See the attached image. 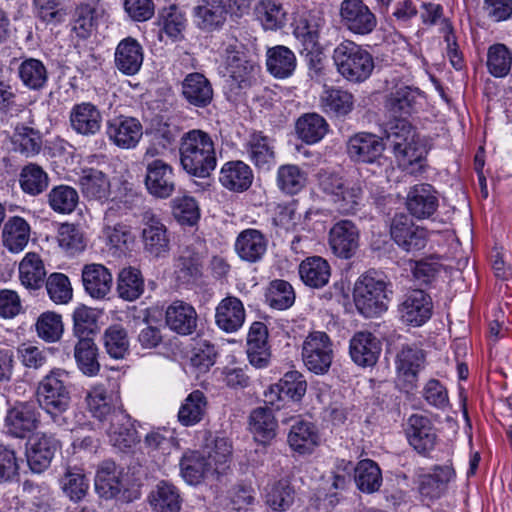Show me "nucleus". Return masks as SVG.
Segmentation results:
<instances>
[{
  "label": "nucleus",
  "instance_id": "4468645a",
  "mask_svg": "<svg viewBox=\"0 0 512 512\" xmlns=\"http://www.w3.org/2000/svg\"><path fill=\"white\" fill-rule=\"evenodd\" d=\"M431 309V298L422 289L408 292L399 306L402 321L412 326L424 324L431 316Z\"/></svg>",
  "mask_w": 512,
  "mask_h": 512
},
{
  "label": "nucleus",
  "instance_id": "c9c22d12",
  "mask_svg": "<svg viewBox=\"0 0 512 512\" xmlns=\"http://www.w3.org/2000/svg\"><path fill=\"white\" fill-rule=\"evenodd\" d=\"M253 175L250 167L242 161H231L221 169V184L233 191L247 190L252 183Z\"/></svg>",
  "mask_w": 512,
  "mask_h": 512
},
{
  "label": "nucleus",
  "instance_id": "6e6552de",
  "mask_svg": "<svg viewBox=\"0 0 512 512\" xmlns=\"http://www.w3.org/2000/svg\"><path fill=\"white\" fill-rule=\"evenodd\" d=\"M145 186L155 198L167 199L176 190L173 168L161 159H153L146 164Z\"/></svg>",
  "mask_w": 512,
  "mask_h": 512
},
{
  "label": "nucleus",
  "instance_id": "774afa93",
  "mask_svg": "<svg viewBox=\"0 0 512 512\" xmlns=\"http://www.w3.org/2000/svg\"><path fill=\"white\" fill-rule=\"evenodd\" d=\"M63 492L74 502L82 500L87 494L89 483L79 471L67 470L61 479Z\"/></svg>",
  "mask_w": 512,
  "mask_h": 512
},
{
  "label": "nucleus",
  "instance_id": "f8f14e48",
  "mask_svg": "<svg viewBox=\"0 0 512 512\" xmlns=\"http://www.w3.org/2000/svg\"><path fill=\"white\" fill-rule=\"evenodd\" d=\"M107 136L119 148H134L142 137V125L134 117L119 115L107 121Z\"/></svg>",
  "mask_w": 512,
  "mask_h": 512
},
{
  "label": "nucleus",
  "instance_id": "a18cd8bd",
  "mask_svg": "<svg viewBox=\"0 0 512 512\" xmlns=\"http://www.w3.org/2000/svg\"><path fill=\"white\" fill-rule=\"evenodd\" d=\"M208 461H211L213 471L222 474L229 468L232 458V444L225 437H215L210 443L206 444L203 452Z\"/></svg>",
  "mask_w": 512,
  "mask_h": 512
},
{
  "label": "nucleus",
  "instance_id": "f03ea898",
  "mask_svg": "<svg viewBox=\"0 0 512 512\" xmlns=\"http://www.w3.org/2000/svg\"><path fill=\"white\" fill-rule=\"evenodd\" d=\"M337 71L350 82L366 80L374 69L372 55L350 40L339 43L333 51Z\"/></svg>",
  "mask_w": 512,
  "mask_h": 512
},
{
  "label": "nucleus",
  "instance_id": "5701e85b",
  "mask_svg": "<svg viewBox=\"0 0 512 512\" xmlns=\"http://www.w3.org/2000/svg\"><path fill=\"white\" fill-rule=\"evenodd\" d=\"M179 466L181 477L189 485H198L208 474L214 473L211 461L200 451L184 452Z\"/></svg>",
  "mask_w": 512,
  "mask_h": 512
},
{
  "label": "nucleus",
  "instance_id": "e433bc0d",
  "mask_svg": "<svg viewBox=\"0 0 512 512\" xmlns=\"http://www.w3.org/2000/svg\"><path fill=\"white\" fill-rule=\"evenodd\" d=\"M301 280L312 288L325 286L330 278V265L319 256L308 257L299 266Z\"/></svg>",
  "mask_w": 512,
  "mask_h": 512
},
{
  "label": "nucleus",
  "instance_id": "de8ad7c7",
  "mask_svg": "<svg viewBox=\"0 0 512 512\" xmlns=\"http://www.w3.org/2000/svg\"><path fill=\"white\" fill-rule=\"evenodd\" d=\"M256 13L265 30H277L287 22L286 11L280 3L262 0L256 6Z\"/></svg>",
  "mask_w": 512,
  "mask_h": 512
},
{
  "label": "nucleus",
  "instance_id": "9d476101",
  "mask_svg": "<svg viewBox=\"0 0 512 512\" xmlns=\"http://www.w3.org/2000/svg\"><path fill=\"white\" fill-rule=\"evenodd\" d=\"M405 434L409 444L419 454L426 456L436 446V430L431 420L424 415L412 414L407 420Z\"/></svg>",
  "mask_w": 512,
  "mask_h": 512
},
{
  "label": "nucleus",
  "instance_id": "9b49d317",
  "mask_svg": "<svg viewBox=\"0 0 512 512\" xmlns=\"http://www.w3.org/2000/svg\"><path fill=\"white\" fill-rule=\"evenodd\" d=\"M324 24L320 11L304 12L295 20L293 34L303 45L307 56L319 52V36Z\"/></svg>",
  "mask_w": 512,
  "mask_h": 512
},
{
  "label": "nucleus",
  "instance_id": "4be33fe9",
  "mask_svg": "<svg viewBox=\"0 0 512 512\" xmlns=\"http://www.w3.org/2000/svg\"><path fill=\"white\" fill-rule=\"evenodd\" d=\"M182 95L190 105L205 108L213 100V88L202 73L194 72L182 81Z\"/></svg>",
  "mask_w": 512,
  "mask_h": 512
},
{
  "label": "nucleus",
  "instance_id": "0eeeda50",
  "mask_svg": "<svg viewBox=\"0 0 512 512\" xmlns=\"http://www.w3.org/2000/svg\"><path fill=\"white\" fill-rule=\"evenodd\" d=\"M390 235L393 241L406 252L421 250L427 244V231L416 226L404 213L396 214L392 218Z\"/></svg>",
  "mask_w": 512,
  "mask_h": 512
},
{
  "label": "nucleus",
  "instance_id": "37998d69",
  "mask_svg": "<svg viewBox=\"0 0 512 512\" xmlns=\"http://www.w3.org/2000/svg\"><path fill=\"white\" fill-rule=\"evenodd\" d=\"M327 131L326 120L316 113L305 114L296 122V132L299 138L308 144L320 141Z\"/></svg>",
  "mask_w": 512,
  "mask_h": 512
},
{
  "label": "nucleus",
  "instance_id": "680f3d73",
  "mask_svg": "<svg viewBox=\"0 0 512 512\" xmlns=\"http://www.w3.org/2000/svg\"><path fill=\"white\" fill-rule=\"evenodd\" d=\"M35 326L38 336L46 342L58 341L63 333L62 317L55 312L42 313Z\"/></svg>",
  "mask_w": 512,
  "mask_h": 512
},
{
  "label": "nucleus",
  "instance_id": "dca6fc26",
  "mask_svg": "<svg viewBox=\"0 0 512 512\" xmlns=\"http://www.w3.org/2000/svg\"><path fill=\"white\" fill-rule=\"evenodd\" d=\"M58 448L59 443L52 435L42 433L32 438L27 449V463L31 471L38 474L44 472Z\"/></svg>",
  "mask_w": 512,
  "mask_h": 512
},
{
  "label": "nucleus",
  "instance_id": "bb28decb",
  "mask_svg": "<svg viewBox=\"0 0 512 512\" xmlns=\"http://www.w3.org/2000/svg\"><path fill=\"white\" fill-rule=\"evenodd\" d=\"M215 320L217 326L223 331H237L242 327L245 320V310L242 302L234 296L222 299L216 308Z\"/></svg>",
  "mask_w": 512,
  "mask_h": 512
},
{
  "label": "nucleus",
  "instance_id": "49530a36",
  "mask_svg": "<svg viewBox=\"0 0 512 512\" xmlns=\"http://www.w3.org/2000/svg\"><path fill=\"white\" fill-rule=\"evenodd\" d=\"M355 483L359 490L365 493L377 491L382 484V474L379 466L370 459L360 461L354 468Z\"/></svg>",
  "mask_w": 512,
  "mask_h": 512
},
{
  "label": "nucleus",
  "instance_id": "ddd939ff",
  "mask_svg": "<svg viewBox=\"0 0 512 512\" xmlns=\"http://www.w3.org/2000/svg\"><path fill=\"white\" fill-rule=\"evenodd\" d=\"M329 246L336 256L351 258L359 247V230L355 223L350 220L336 222L329 231Z\"/></svg>",
  "mask_w": 512,
  "mask_h": 512
},
{
  "label": "nucleus",
  "instance_id": "4c0bfd02",
  "mask_svg": "<svg viewBox=\"0 0 512 512\" xmlns=\"http://www.w3.org/2000/svg\"><path fill=\"white\" fill-rule=\"evenodd\" d=\"M268 71L276 78L284 79L292 75L296 68V57L286 46H275L267 51Z\"/></svg>",
  "mask_w": 512,
  "mask_h": 512
},
{
  "label": "nucleus",
  "instance_id": "7c9ffc66",
  "mask_svg": "<svg viewBox=\"0 0 512 512\" xmlns=\"http://www.w3.org/2000/svg\"><path fill=\"white\" fill-rule=\"evenodd\" d=\"M320 436L315 425L299 420L291 426L288 434L290 447L299 454H310L319 445Z\"/></svg>",
  "mask_w": 512,
  "mask_h": 512
},
{
  "label": "nucleus",
  "instance_id": "69168bd1",
  "mask_svg": "<svg viewBox=\"0 0 512 512\" xmlns=\"http://www.w3.org/2000/svg\"><path fill=\"white\" fill-rule=\"evenodd\" d=\"M97 9L93 4L79 5L74 14L73 31L81 39L88 38L96 23Z\"/></svg>",
  "mask_w": 512,
  "mask_h": 512
},
{
  "label": "nucleus",
  "instance_id": "b1692460",
  "mask_svg": "<svg viewBox=\"0 0 512 512\" xmlns=\"http://www.w3.org/2000/svg\"><path fill=\"white\" fill-rule=\"evenodd\" d=\"M110 442L120 450L131 448L138 441L131 417L122 409L113 414L108 430Z\"/></svg>",
  "mask_w": 512,
  "mask_h": 512
},
{
  "label": "nucleus",
  "instance_id": "f3484780",
  "mask_svg": "<svg viewBox=\"0 0 512 512\" xmlns=\"http://www.w3.org/2000/svg\"><path fill=\"white\" fill-rule=\"evenodd\" d=\"M439 205L437 192L430 184H417L410 188L406 197V207L417 219L431 217Z\"/></svg>",
  "mask_w": 512,
  "mask_h": 512
},
{
  "label": "nucleus",
  "instance_id": "412c9836",
  "mask_svg": "<svg viewBox=\"0 0 512 512\" xmlns=\"http://www.w3.org/2000/svg\"><path fill=\"white\" fill-rule=\"evenodd\" d=\"M102 115L99 109L89 102L76 104L70 111L71 128L80 135L92 136L101 129Z\"/></svg>",
  "mask_w": 512,
  "mask_h": 512
},
{
  "label": "nucleus",
  "instance_id": "f257e3e1",
  "mask_svg": "<svg viewBox=\"0 0 512 512\" xmlns=\"http://www.w3.org/2000/svg\"><path fill=\"white\" fill-rule=\"evenodd\" d=\"M183 169L197 177H207L216 167L217 157L212 137L205 131L193 129L183 134L179 147Z\"/></svg>",
  "mask_w": 512,
  "mask_h": 512
},
{
  "label": "nucleus",
  "instance_id": "c85d7f7f",
  "mask_svg": "<svg viewBox=\"0 0 512 512\" xmlns=\"http://www.w3.org/2000/svg\"><path fill=\"white\" fill-rule=\"evenodd\" d=\"M86 403L89 412L93 417L100 421L107 420L108 417L113 418V414L120 407V399L118 395L108 394L106 389L101 386H94L86 395Z\"/></svg>",
  "mask_w": 512,
  "mask_h": 512
},
{
  "label": "nucleus",
  "instance_id": "bf43d9fd",
  "mask_svg": "<svg viewBox=\"0 0 512 512\" xmlns=\"http://www.w3.org/2000/svg\"><path fill=\"white\" fill-rule=\"evenodd\" d=\"M57 239L59 246L70 255L83 251L86 246L83 232L74 224H61Z\"/></svg>",
  "mask_w": 512,
  "mask_h": 512
},
{
  "label": "nucleus",
  "instance_id": "cd10ccee",
  "mask_svg": "<svg viewBox=\"0 0 512 512\" xmlns=\"http://www.w3.org/2000/svg\"><path fill=\"white\" fill-rule=\"evenodd\" d=\"M224 56L227 70L237 82L244 81L255 69L254 62L245 53L244 45L236 39L226 45Z\"/></svg>",
  "mask_w": 512,
  "mask_h": 512
},
{
  "label": "nucleus",
  "instance_id": "473e14b6",
  "mask_svg": "<svg viewBox=\"0 0 512 512\" xmlns=\"http://www.w3.org/2000/svg\"><path fill=\"white\" fill-rule=\"evenodd\" d=\"M46 274L45 265L37 253H27L19 264L21 284L29 290L40 289L44 284Z\"/></svg>",
  "mask_w": 512,
  "mask_h": 512
},
{
  "label": "nucleus",
  "instance_id": "09e8293b",
  "mask_svg": "<svg viewBox=\"0 0 512 512\" xmlns=\"http://www.w3.org/2000/svg\"><path fill=\"white\" fill-rule=\"evenodd\" d=\"M144 282L138 269L124 268L118 275L117 291L119 297L127 301H134L142 294Z\"/></svg>",
  "mask_w": 512,
  "mask_h": 512
},
{
  "label": "nucleus",
  "instance_id": "13d9d810",
  "mask_svg": "<svg viewBox=\"0 0 512 512\" xmlns=\"http://www.w3.org/2000/svg\"><path fill=\"white\" fill-rule=\"evenodd\" d=\"M295 293L292 286L284 280H274L266 293V302L277 310H285L293 305Z\"/></svg>",
  "mask_w": 512,
  "mask_h": 512
},
{
  "label": "nucleus",
  "instance_id": "39448f33",
  "mask_svg": "<svg viewBox=\"0 0 512 512\" xmlns=\"http://www.w3.org/2000/svg\"><path fill=\"white\" fill-rule=\"evenodd\" d=\"M95 490L102 498H118L123 502H130L138 497L137 493L132 496L130 491L125 489L122 470L110 460H105L99 465L95 476Z\"/></svg>",
  "mask_w": 512,
  "mask_h": 512
},
{
  "label": "nucleus",
  "instance_id": "6ab92c4d",
  "mask_svg": "<svg viewBox=\"0 0 512 512\" xmlns=\"http://www.w3.org/2000/svg\"><path fill=\"white\" fill-rule=\"evenodd\" d=\"M144 60L142 45L133 37L122 39L114 54L115 67L124 75H135L141 68Z\"/></svg>",
  "mask_w": 512,
  "mask_h": 512
},
{
  "label": "nucleus",
  "instance_id": "2eb2a0df",
  "mask_svg": "<svg viewBox=\"0 0 512 512\" xmlns=\"http://www.w3.org/2000/svg\"><path fill=\"white\" fill-rule=\"evenodd\" d=\"M39 416L37 409L28 403L10 409L5 417L7 434L25 438L38 427Z\"/></svg>",
  "mask_w": 512,
  "mask_h": 512
},
{
  "label": "nucleus",
  "instance_id": "0e129e2a",
  "mask_svg": "<svg viewBox=\"0 0 512 512\" xmlns=\"http://www.w3.org/2000/svg\"><path fill=\"white\" fill-rule=\"evenodd\" d=\"M353 96L351 93L339 89H329L322 96V105L325 110L344 116L353 109Z\"/></svg>",
  "mask_w": 512,
  "mask_h": 512
},
{
  "label": "nucleus",
  "instance_id": "8fccbe9b",
  "mask_svg": "<svg viewBox=\"0 0 512 512\" xmlns=\"http://www.w3.org/2000/svg\"><path fill=\"white\" fill-rule=\"evenodd\" d=\"M12 139L16 150L24 154L26 157L35 156L41 151V135L39 131L31 127L17 125Z\"/></svg>",
  "mask_w": 512,
  "mask_h": 512
},
{
  "label": "nucleus",
  "instance_id": "338daca9",
  "mask_svg": "<svg viewBox=\"0 0 512 512\" xmlns=\"http://www.w3.org/2000/svg\"><path fill=\"white\" fill-rule=\"evenodd\" d=\"M98 312L81 305L73 312L74 335H96L98 330Z\"/></svg>",
  "mask_w": 512,
  "mask_h": 512
},
{
  "label": "nucleus",
  "instance_id": "e2e57ef3",
  "mask_svg": "<svg viewBox=\"0 0 512 512\" xmlns=\"http://www.w3.org/2000/svg\"><path fill=\"white\" fill-rule=\"evenodd\" d=\"M333 201L337 209L342 214L355 213L362 200L363 189L359 181H348L345 188L339 193Z\"/></svg>",
  "mask_w": 512,
  "mask_h": 512
},
{
  "label": "nucleus",
  "instance_id": "20e7f679",
  "mask_svg": "<svg viewBox=\"0 0 512 512\" xmlns=\"http://www.w3.org/2000/svg\"><path fill=\"white\" fill-rule=\"evenodd\" d=\"M353 298L357 310L364 317L378 316L387 310L386 282L371 274L362 275L355 283Z\"/></svg>",
  "mask_w": 512,
  "mask_h": 512
},
{
  "label": "nucleus",
  "instance_id": "5fc2aeb1",
  "mask_svg": "<svg viewBox=\"0 0 512 512\" xmlns=\"http://www.w3.org/2000/svg\"><path fill=\"white\" fill-rule=\"evenodd\" d=\"M18 72L23 84L30 89H41L47 81V70L38 59L24 60L20 64Z\"/></svg>",
  "mask_w": 512,
  "mask_h": 512
},
{
  "label": "nucleus",
  "instance_id": "423d86ee",
  "mask_svg": "<svg viewBox=\"0 0 512 512\" xmlns=\"http://www.w3.org/2000/svg\"><path fill=\"white\" fill-rule=\"evenodd\" d=\"M141 240L146 253L152 257H164L170 250V235L159 216L146 211L142 217Z\"/></svg>",
  "mask_w": 512,
  "mask_h": 512
},
{
  "label": "nucleus",
  "instance_id": "72a5a7b5",
  "mask_svg": "<svg viewBox=\"0 0 512 512\" xmlns=\"http://www.w3.org/2000/svg\"><path fill=\"white\" fill-rule=\"evenodd\" d=\"M193 11L198 27L209 32L220 29L228 14L219 0H203Z\"/></svg>",
  "mask_w": 512,
  "mask_h": 512
},
{
  "label": "nucleus",
  "instance_id": "864d4df0",
  "mask_svg": "<svg viewBox=\"0 0 512 512\" xmlns=\"http://www.w3.org/2000/svg\"><path fill=\"white\" fill-rule=\"evenodd\" d=\"M424 154V147L416 138L394 153L399 165L411 174H415L422 170Z\"/></svg>",
  "mask_w": 512,
  "mask_h": 512
},
{
  "label": "nucleus",
  "instance_id": "7ed1b4c3",
  "mask_svg": "<svg viewBox=\"0 0 512 512\" xmlns=\"http://www.w3.org/2000/svg\"><path fill=\"white\" fill-rule=\"evenodd\" d=\"M67 373L61 369L52 370L38 384L36 399L39 406L49 414L54 422L68 410L70 392L65 383Z\"/></svg>",
  "mask_w": 512,
  "mask_h": 512
},
{
  "label": "nucleus",
  "instance_id": "052dcab7",
  "mask_svg": "<svg viewBox=\"0 0 512 512\" xmlns=\"http://www.w3.org/2000/svg\"><path fill=\"white\" fill-rule=\"evenodd\" d=\"M174 218L181 225L193 226L200 218V209L197 201L190 196L177 197L172 201Z\"/></svg>",
  "mask_w": 512,
  "mask_h": 512
},
{
  "label": "nucleus",
  "instance_id": "3c124183",
  "mask_svg": "<svg viewBox=\"0 0 512 512\" xmlns=\"http://www.w3.org/2000/svg\"><path fill=\"white\" fill-rule=\"evenodd\" d=\"M486 64L492 76L505 77L512 67V53L504 44H494L488 49Z\"/></svg>",
  "mask_w": 512,
  "mask_h": 512
},
{
  "label": "nucleus",
  "instance_id": "aec40b11",
  "mask_svg": "<svg viewBox=\"0 0 512 512\" xmlns=\"http://www.w3.org/2000/svg\"><path fill=\"white\" fill-rule=\"evenodd\" d=\"M82 283L85 292L93 299H104L112 288L113 278L102 264H86L82 269Z\"/></svg>",
  "mask_w": 512,
  "mask_h": 512
},
{
  "label": "nucleus",
  "instance_id": "6e6d98bb",
  "mask_svg": "<svg viewBox=\"0 0 512 512\" xmlns=\"http://www.w3.org/2000/svg\"><path fill=\"white\" fill-rule=\"evenodd\" d=\"M277 183L283 192L296 194L306 184V173L296 165H282L278 169Z\"/></svg>",
  "mask_w": 512,
  "mask_h": 512
},
{
  "label": "nucleus",
  "instance_id": "ea45409f",
  "mask_svg": "<svg viewBox=\"0 0 512 512\" xmlns=\"http://www.w3.org/2000/svg\"><path fill=\"white\" fill-rule=\"evenodd\" d=\"M79 185L83 195L89 199L105 200L110 193L108 178L96 169L85 170L79 179Z\"/></svg>",
  "mask_w": 512,
  "mask_h": 512
},
{
  "label": "nucleus",
  "instance_id": "a19ab883",
  "mask_svg": "<svg viewBox=\"0 0 512 512\" xmlns=\"http://www.w3.org/2000/svg\"><path fill=\"white\" fill-rule=\"evenodd\" d=\"M150 504L158 512H179L181 497L178 489L165 481H161L150 494Z\"/></svg>",
  "mask_w": 512,
  "mask_h": 512
},
{
  "label": "nucleus",
  "instance_id": "a211bd4d",
  "mask_svg": "<svg viewBox=\"0 0 512 512\" xmlns=\"http://www.w3.org/2000/svg\"><path fill=\"white\" fill-rule=\"evenodd\" d=\"M384 151L383 141L371 133H357L347 143V153L357 162L374 163Z\"/></svg>",
  "mask_w": 512,
  "mask_h": 512
},
{
  "label": "nucleus",
  "instance_id": "a878e982",
  "mask_svg": "<svg viewBox=\"0 0 512 512\" xmlns=\"http://www.w3.org/2000/svg\"><path fill=\"white\" fill-rule=\"evenodd\" d=\"M165 320L171 330L188 335L196 329L197 313L190 304L177 300L168 306Z\"/></svg>",
  "mask_w": 512,
  "mask_h": 512
},
{
  "label": "nucleus",
  "instance_id": "79ce46f5",
  "mask_svg": "<svg viewBox=\"0 0 512 512\" xmlns=\"http://www.w3.org/2000/svg\"><path fill=\"white\" fill-rule=\"evenodd\" d=\"M19 184L24 193L37 196L47 190L49 176L41 166L30 163L21 169Z\"/></svg>",
  "mask_w": 512,
  "mask_h": 512
},
{
  "label": "nucleus",
  "instance_id": "c756f323",
  "mask_svg": "<svg viewBox=\"0 0 512 512\" xmlns=\"http://www.w3.org/2000/svg\"><path fill=\"white\" fill-rule=\"evenodd\" d=\"M267 249V239L256 229L242 231L235 242V250L239 257L254 263L260 260Z\"/></svg>",
  "mask_w": 512,
  "mask_h": 512
},
{
  "label": "nucleus",
  "instance_id": "393cba45",
  "mask_svg": "<svg viewBox=\"0 0 512 512\" xmlns=\"http://www.w3.org/2000/svg\"><path fill=\"white\" fill-rule=\"evenodd\" d=\"M421 94L418 89L405 86L392 92L385 101V108L391 117L406 119L416 111Z\"/></svg>",
  "mask_w": 512,
  "mask_h": 512
},
{
  "label": "nucleus",
  "instance_id": "603ef678",
  "mask_svg": "<svg viewBox=\"0 0 512 512\" xmlns=\"http://www.w3.org/2000/svg\"><path fill=\"white\" fill-rule=\"evenodd\" d=\"M47 196L51 209L60 214H69L74 211L79 200L77 191L67 185L55 186Z\"/></svg>",
  "mask_w": 512,
  "mask_h": 512
},
{
  "label": "nucleus",
  "instance_id": "1a4fd4ad",
  "mask_svg": "<svg viewBox=\"0 0 512 512\" xmlns=\"http://www.w3.org/2000/svg\"><path fill=\"white\" fill-rule=\"evenodd\" d=\"M340 16L343 25L354 34H369L377 25L376 16L362 0H344Z\"/></svg>",
  "mask_w": 512,
  "mask_h": 512
},
{
  "label": "nucleus",
  "instance_id": "58836bf2",
  "mask_svg": "<svg viewBox=\"0 0 512 512\" xmlns=\"http://www.w3.org/2000/svg\"><path fill=\"white\" fill-rule=\"evenodd\" d=\"M249 424L255 439L263 444L276 436L277 421L267 407L255 408L250 414Z\"/></svg>",
  "mask_w": 512,
  "mask_h": 512
},
{
  "label": "nucleus",
  "instance_id": "c03bdc74",
  "mask_svg": "<svg viewBox=\"0 0 512 512\" xmlns=\"http://www.w3.org/2000/svg\"><path fill=\"white\" fill-rule=\"evenodd\" d=\"M207 410V401L203 392L195 390L190 393L181 405L178 419L184 426H192L200 422Z\"/></svg>",
  "mask_w": 512,
  "mask_h": 512
},
{
  "label": "nucleus",
  "instance_id": "4d7b16f0",
  "mask_svg": "<svg viewBox=\"0 0 512 512\" xmlns=\"http://www.w3.org/2000/svg\"><path fill=\"white\" fill-rule=\"evenodd\" d=\"M414 138L416 133L407 119H396L387 124L386 139L394 153Z\"/></svg>",
  "mask_w": 512,
  "mask_h": 512
},
{
  "label": "nucleus",
  "instance_id": "f704fd0d",
  "mask_svg": "<svg viewBox=\"0 0 512 512\" xmlns=\"http://www.w3.org/2000/svg\"><path fill=\"white\" fill-rule=\"evenodd\" d=\"M250 161L262 169H269L275 159L273 140L262 134L254 132L246 144Z\"/></svg>",
  "mask_w": 512,
  "mask_h": 512
},
{
  "label": "nucleus",
  "instance_id": "2f4dec72",
  "mask_svg": "<svg viewBox=\"0 0 512 512\" xmlns=\"http://www.w3.org/2000/svg\"><path fill=\"white\" fill-rule=\"evenodd\" d=\"M30 238V226L22 217L9 218L2 230V243L12 253L24 250Z\"/></svg>",
  "mask_w": 512,
  "mask_h": 512
}]
</instances>
